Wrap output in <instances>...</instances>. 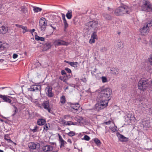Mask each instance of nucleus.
<instances>
[{"label":"nucleus","instance_id":"nucleus-1","mask_svg":"<svg viewBox=\"0 0 152 152\" xmlns=\"http://www.w3.org/2000/svg\"><path fill=\"white\" fill-rule=\"evenodd\" d=\"M132 11L130 7L126 5L118 7L115 10V13L116 15H122L124 14H129Z\"/></svg>","mask_w":152,"mask_h":152},{"label":"nucleus","instance_id":"nucleus-2","mask_svg":"<svg viewBox=\"0 0 152 152\" xmlns=\"http://www.w3.org/2000/svg\"><path fill=\"white\" fill-rule=\"evenodd\" d=\"M148 85V80L144 78L141 79L138 82V87L139 89L144 91L146 90Z\"/></svg>","mask_w":152,"mask_h":152},{"label":"nucleus","instance_id":"nucleus-3","mask_svg":"<svg viewBox=\"0 0 152 152\" xmlns=\"http://www.w3.org/2000/svg\"><path fill=\"white\" fill-rule=\"evenodd\" d=\"M99 24L97 21L93 20L88 22L86 24V26L88 27L87 28L89 30H94L96 31L99 29L98 28Z\"/></svg>","mask_w":152,"mask_h":152},{"label":"nucleus","instance_id":"nucleus-4","mask_svg":"<svg viewBox=\"0 0 152 152\" xmlns=\"http://www.w3.org/2000/svg\"><path fill=\"white\" fill-rule=\"evenodd\" d=\"M108 102V100H101L96 104V108L98 110L103 109L107 106Z\"/></svg>","mask_w":152,"mask_h":152},{"label":"nucleus","instance_id":"nucleus-5","mask_svg":"<svg viewBox=\"0 0 152 152\" xmlns=\"http://www.w3.org/2000/svg\"><path fill=\"white\" fill-rule=\"evenodd\" d=\"M112 92V90L110 88H106L101 91L99 95L102 98L104 97L108 98L110 96Z\"/></svg>","mask_w":152,"mask_h":152},{"label":"nucleus","instance_id":"nucleus-6","mask_svg":"<svg viewBox=\"0 0 152 152\" xmlns=\"http://www.w3.org/2000/svg\"><path fill=\"white\" fill-rule=\"evenodd\" d=\"M47 23L44 18H41L39 20V29L42 31H44L46 28Z\"/></svg>","mask_w":152,"mask_h":152},{"label":"nucleus","instance_id":"nucleus-7","mask_svg":"<svg viewBox=\"0 0 152 152\" xmlns=\"http://www.w3.org/2000/svg\"><path fill=\"white\" fill-rule=\"evenodd\" d=\"M28 146L30 152H37L36 150L39 148L40 145L39 143L36 144L34 142H31L28 143Z\"/></svg>","mask_w":152,"mask_h":152},{"label":"nucleus","instance_id":"nucleus-8","mask_svg":"<svg viewBox=\"0 0 152 152\" xmlns=\"http://www.w3.org/2000/svg\"><path fill=\"white\" fill-rule=\"evenodd\" d=\"M143 10L146 12H150L152 10V5L148 1H146L142 7Z\"/></svg>","mask_w":152,"mask_h":152},{"label":"nucleus","instance_id":"nucleus-9","mask_svg":"<svg viewBox=\"0 0 152 152\" xmlns=\"http://www.w3.org/2000/svg\"><path fill=\"white\" fill-rule=\"evenodd\" d=\"M42 106L44 108L47 110L48 112L50 113H51V109L50 107L49 103L48 100L44 101L42 103Z\"/></svg>","mask_w":152,"mask_h":152},{"label":"nucleus","instance_id":"nucleus-10","mask_svg":"<svg viewBox=\"0 0 152 152\" xmlns=\"http://www.w3.org/2000/svg\"><path fill=\"white\" fill-rule=\"evenodd\" d=\"M54 43H55L56 45L57 46H67L69 45V43L67 42H66L64 41L61 40L60 39H57L54 42Z\"/></svg>","mask_w":152,"mask_h":152},{"label":"nucleus","instance_id":"nucleus-11","mask_svg":"<svg viewBox=\"0 0 152 152\" xmlns=\"http://www.w3.org/2000/svg\"><path fill=\"white\" fill-rule=\"evenodd\" d=\"M8 97H11L7 95H2L0 94V98L2 99L4 101L9 103H10L11 104H12L11 103L12 100L9 98Z\"/></svg>","mask_w":152,"mask_h":152},{"label":"nucleus","instance_id":"nucleus-12","mask_svg":"<svg viewBox=\"0 0 152 152\" xmlns=\"http://www.w3.org/2000/svg\"><path fill=\"white\" fill-rule=\"evenodd\" d=\"M52 87L48 86L45 88V91L46 94L48 97H52L53 96V94L52 92Z\"/></svg>","mask_w":152,"mask_h":152},{"label":"nucleus","instance_id":"nucleus-13","mask_svg":"<svg viewBox=\"0 0 152 152\" xmlns=\"http://www.w3.org/2000/svg\"><path fill=\"white\" fill-rule=\"evenodd\" d=\"M66 105H68L72 108L74 110H78L80 107V105L78 103L76 104H72L71 103H67L66 104Z\"/></svg>","mask_w":152,"mask_h":152},{"label":"nucleus","instance_id":"nucleus-14","mask_svg":"<svg viewBox=\"0 0 152 152\" xmlns=\"http://www.w3.org/2000/svg\"><path fill=\"white\" fill-rule=\"evenodd\" d=\"M149 26L148 25H147L146 26H143L142 28L140 29V31L141 33L143 35H144V34L148 33L149 32Z\"/></svg>","mask_w":152,"mask_h":152},{"label":"nucleus","instance_id":"nucleus-15","mask_svg":"<svg viewBox=\"0 0 152 152\" xmlns=\"http://www.w3.org/2000/svg\"><path fill=\"white\" fill-rule=\"evenodd\" d=\"M43 49L45 50H47L49 49L50 48L51 46L52 45L50 42H45L43 44Z\"/></svg>","mask_w":152,"mask_h":152},{"label":"nucleus","instance_id":"nucleus-16","mask_svg":"<svg viewBox=\"0 0 152 152\" xmlns=\"http://www.w3.org/2000/svg\"><path fill=\"white\" fill-rule=\"evenodd\" d=\"M59 138V141L60 144V148H64V145L67 143L62 138L60 135H58Z\"/></svg>","mask_w":152,"mask_h":152},{"label":"nucleus","instance_id":"nucleus-17","mask_svg":"<svg viewBox=\"0 0 152 152\" xmlns=\"http://www.w3.org/2000/svg\"><path fill=\"white\" fill-rule=\"evenodd\" d=\"M42 149L44 151L47 152L52 151L53 148L51 145H46L42 148Z\"/></svg>","mask_w":152,"mask_h":152},{"label":"nucleus","instance_id":"nucleus-18","mask_svg":"<svg viewBox=\"0 0 152 152\" xmlns=\"http://www.w3.org/2000/svg\"><path fill=\"white\" fill-rule=\"evenodd\" d=\"M61 16L63 21V23L64 24V28L65 29L67 28L68 26V24L67 22L66 19L65 18V15L64 14L61 13Z\"/></svg>","mask_w":152,"mask_h":152},{"label":"nucleus","instance_id":"nucleus-19","mask_svg":"<svg viewBox=\"0 0 152 152\" xmlns=\"http://www.w3.org/2000/svg\"><path fill=\"white\" fill-rule=\"evenodd\" d=\"M8 31V28L4 26L0 27V33L4 34L6 33Z\"/></svg>","mask_w":152,"mask_h":152},{"label":"nucleus","instance_id":"nucleus-20","mask_svg":"<svg viewBox=\"0 0 152 152\" xmlns=\"http://www.w3.org/2000/svg\"><path fill=\"white\" fill-rule=\"evenodd\" d=\"M40 87L39 86L35 85L32 86L31 87L28 88V89L29 91H34L36 90L38 91Z\"/></svg>","mask_w":152,"mask_h":152},{"label":"nucleus","instance_id":"nucleus-21","mask_svg":"<svg viewBox=\"0 0 152 152\" xmlns=\"http://www.w3.org/2000/svg\"><path fill=\"white\" fill-rule=\"evenodd\" d=\"M62 123L64 124L68 125H75L77 124V123L76 122L74 123L72 121H67L65 120L63 121Z\"/></svg>","mask_w":152,"mask_h":152},{"label":"nucleus","instance_id":"nucleus-22","mask_svg":"<svg viewBox=\"0 0 152 152\" xmlns=\"http://www.w3.org/2000/svg\"><path fill=\"white\" fill-rule=\"evenodd\" d=\"M118 137L119 140L122 142L126 141L127 140V138L121 134H119Z\"/></svg>","mask_w":152,"mask_h":152},{"label":"nucleus","instance_id":"nucleus-23","mask_svg":"<svg viewBox=\"0 0 152 152\" xmlns=\"http://www.w3.org/2000/svg\"><path fill=\"white\" fill-rule=\"evenodd\" d=\"M45 122L46 121L45 120L43 119H39L38 120L37 123L38 125L41 126L44 125Z\"/></svg>","mask_w":152,"mask_h":152},{"label":"nucleus","instance_id":"nucleus-24","mask_svg":"<svg viewBox=\"0 0 152 152\" xmlns=\"http://www.w3.org/2000/svg\"><path fill=\"white\" fill-rule=\"evenodd\" d=\"M119 70L116 68H113L111 70V72L113 75H116L118 74Z\"/></svg>","mask_w":152,"mask_h":152},{"label":"nucleus","instance_id":"nucleus-25","mask_svg":"<svg viewBox=\"0 0 152 152\" xmlns=\"http://www.w3.org/2000/svg\"><path fill=\"white\" fill-rule=\"evenodd\" d=\"M66 17L69 19H71L72 17V13L71 10H68L66 14Z\"/></svg>","mask_w":152,"mask_h":152},{"label":"nucleus","instance_id":"nucleus-26","mask_svg":"<svg viewBox=\"0 0 152 152\" xmlns=\"http://www.w3.org/2000/svg\"><path fill=\"white\" fill-rule=\"evenodd\" d=\"M103 15L104 17L107 20H110L111 18V17L107 13H104Z\"/></svg>","mask_w":152,"mask_h":152},{"label":"nucleus","instance_id":"nucleus-27","mask_svg":"<svg viewBox=\"0 0 152 152\" xmlns=\"http://www.w3.org/2000/svg\"><path fill=\"white\" fill-rule=\"evenodd\" d=\"M32 7L33 8V10L35 12H40L42 10V8H39V7H34L33 6H32Z\"/></svg>","mask_w":152,"mask_h":152},{"label":"nucleus","instance_id":"nucleus-28","mask_svg":"<svg viewBox=\"0 0 152 152\" xmlns=\"http://www.w3.org/2000/svg\"><path fill=\"white\" fill-rule=\"evenodd\" d=\"M35 39L37 40H40L42 41H44L45 39L42 37H40L37 35H36L35 37Z\"/></svg>","mask_w":152,"mask_h":152},{"label":"nucleus","instance_id":"nucleus-29","mask_svg":"<svg viewBox=\"0 0 152 152\" xmlns=\"http://www.w3.org/2000/svg\"><path fill=\"white\" fill-rule=\"evenodd\" d=\"M21 11L23 13L26 14L27 13V9L24 7H22L20 8Z\"/></svg>","mask_w":152,"mask_h":152},{"label":"nucleus","instance_id":"nucleus-30","mask_svg":"<svg viewBox=\"0 0 152 152\" xmlns=\"http://www.w3.org/2000/svg\"><path fill=\"white\" fill-rule=\"evenodd\" d=\"M66 100L64 96H62L60 98V102L62 104H64L66 102Z\"/></svg>","mask_w":152,"mask_h":152},{"label":"nucleus","instance_id":"nucleus-31","mask_svg":"<svg viewBox=\"0 0 152 152\" xmlns=\"http://www.w3.org/2000/svg\"><path fill=\"white\" fill-rule=\"evenodd\" d=\"M5 48L4 44L0 41V50H2Z\"/></svg>","mask_w":152,"mask_h":152},{"label":"nucleus","instance_id":"nucleus-32","mask_svg":"<svg viewBox=\"0 0 152 152\" xmlns=\"http://www.w3.org/2000/svg\"><path fill=\"white\" fill-rule=\"evenodd\" d=\"M75 118L77 119V121L79 123H80V122L82 121L83 118L82 117L77 116V117H75Z\"/></svg>","mask_w":152,"mask_h":152},{"label":"nucleus","instance_id":"nucleus-33","mask_svg":"<svg viewBox=\"0 0 152 152\" xmlns=\"http://www.w3.org/2000/svg\"><path fill=\"white\" fill-rule=\"evenodd\" d=\"M95 143L97 145H99L101 144V142L98 138H96L94 139Z\"/></svg>","mask_w":152,"mask_h":152},{"label":"nucleus","instance_id":"nucleus-34","mask_svg":"<svg viewBox=\"0 0 152 152\" xmlns=\"http://www.w3.org/2000/svg\"><path fill=\"white\" fill-rule=\"evenodd\" d=\"M78 63L77 62H71L70 63V65L72 66H73L75 67H77V65L78 64Z\"/></svg>","mask_w":152,"mask_h":152},{"label":"nucleus","instance_id":"nucleus-35","mask_svg":"<svg viewBox=\"0 0 152 152\" xmlns=\"http://www.w3.org/2000/svg\"><path fill=\"white\" fill-rule=\"evenodd\" d=\"M97 37V36L96 35V31H95L92 34L91 37V38L95 39H96Z\"/></svg>","mask_w":152,"mask_h":152},{"label":"nucleus","instance_id":"nucleus-36","mask_svg":"<svg viewBox=\"0 0 152 152\" xmlns=\"http://www.w3.org/2000/svg\"><path fill=\"white\" fill-rule=\"evenodd\" d=\"M50 124H46L44 126V129L46 130V131L48 129V127H50Z\"/></svg>","mask_w":152,"mask_h":152},{"label":"nucleus","instance_id":"nucleus-37","mask_svg":"<svg viewBox=\"0 0 152 152\" xmlns=\"http://www.w3.org/2000/svg\"><path fill=\"white\" fill-rule=\"evenodd\" d=\"M127 117L128 118H129V119L130 120L134 117L133 115L132 114H130L129 113L128 114Z\"/></svg>","mask_w":152,"mask_h":152},{"label":"nucleus","instance_id":"nucleus-38","mask_svg":"<svg viewBox=\"0 0 152 152\" xmlns=\"http://www.w3.org/2000/svg\"><path fill=\"white\" fill-rule=\"evenodd\" d=\"M38 127L37 126H35L34 127V128L31 130L32 132H37V129H38Z\"/></svg>","mask_w":152,"mask_h":152},{"label":"nucleus","instance_id":"nucleus-39","mask_svg":"<svg viewBox=\"0 0 152 152\" xmlns=\"http://www.w3.org/2000/svg\"><path fill=\"white\" fill-rule=\"evenodd\" d=\"M67 135L70 137H72L75 135V133L73 131H70L67 133Z\"/></svg>","mask_w":152,"mask_h":152},{"label":"nucleus","instance_id":"nucleus-40","mask_svg":"<svg viewBox=\"0 0 152 152\" xmlns=\"http://www.w3.org/2000/svg\"><path fill=\"white\" fill-rule=\"evenodd\" d=\"M100 50L102 52H104L107 50V48L105 47H103L101 48Z\"/></svg>","mask_w":152,"mask_h":152},{"label":"nucleus","instance_id":"nucleus-41","mask_svg":"<svg viewBox=\"0 0 152 152\" xmlns=\"http://www.w3.org/2000/svg\"><path fill=\"white\" fill-rule=\"evenodd\" d=\"M102 83H105L107 81V78L104 76H103L102 77Z\"/></svg>","mask_w":152,"mask_h":152},{"label":"nucleus","instance_id":"nucleus-42","mask_svg":"<svg viewBox=\"0 0 152 152\" xmlns=\"http://www.w3.org/2000/svg\"><path fill=\"white\" fill-rule=\"evenodd\" d=\"M22 29L23 30V33L24 34L27 31H28L27 29V28L26 26H24L22 28Z\"/></svg>","mask_w":152,"mask_h":152},{"label":"nucleus","instance_id":"nucleus-43","mask_svg":"<svg viewBox=\"0 0 152 152\" xmlns=\"http://www.w3.org/2000/svg\"><path fill=\"white\" fill-rule=\"evenodd\" d=\"M83 139L89 141L90 139V138L88 136L86 135L84 136Z\"/></svg>","mask_w":152,"mask_h":152},{"label":"nucleus","instance_id":"nucleus-44","mask_svg":"<svg viewBox=\"0 0 152 152\" xmlns=\"http://www.w3.org/2000/svg\"><path fill=\"white\" fill-rule=\"evenodd\" d=\"M56 25L55 24H50V26L52 28H53V29L54 30H55L56 29Z\"/></svg>","mask_w":152,"mask_h":152},{"label":"nucleus","instance_id":"nucleus-45","mask_svg":"<svg viewBox=\"0 0 152 152\" xmlns=\"http://www.w3.org/2000/svg\"><path fill=\"white\" fill-rule=\"evenodd\" d=\"M95 42V39L91 38V39H90L89 40V43L91 44L92 43H94Z\"/></svg>","mask_w":152,"mask_h":152},{"label":"nucleus","instance_id":"nucleus-46","mask_svg":"<svg viewBox=\"0 0 152 152\" xmlns=\"http://www.w3.org/2000/svg\"><path fill=\"white\" fill-rule=\"evenodd\" d=\"M117 45L118 46V48H123V44H122V45L121 43L119 42L118 43Z\"/></svg>","mask_w":152,"mask_h":152},{"label":"nucleus","instance_id":"nucleus-47","mask_svg":"<svg viewBox=\"0 0 152 152\" xmlns=\"http://www.w3.org/2000/svg\"><path fill=\"white\" fill-rule=\"evenodd\" d=\"M65 70L67 72L69 73H71V69L67 67L65 68Z\"/></svg>","mask_w":152,"mask_h":152},{"label":"nucleus","instance_id":"nucleus-48","mask_svg":"<svg viewBox=\"0 0 152 152\" xmlns=\"http://www.w3.org/2000/svg\"><path fill=\"white\" fill-rule=\"evenodd\" d=\"M149 61L150 62L151 64L152 65V55L149 58Z\"/></svg>","mask_w":152,"mask_h":152},{"label":"nucleus","instance_id":"nucleus-49","mask_svg":"<svg viewBox=\"0 0 152 152\" xmlns=\"http://www.w3.org/2000/svg\"><path fill=\"white\" fill-rule=\"evenodd\" d=\"M111 130L113 132H115V131L117 130V127L116 126H115V127L114 126L113 127V128H112L111 129Z\"/></svg>","mask_w":152,"mask_h":152},{"label":"nucleus","instance_id":"nucleus-50","mask_svg":"<svg viewBox=\"0 0 152 152\" xmlns=\"http://www.w3.org/2000/svg\"><path fill=\"white\" fill-rule=\"evenodd\" d=\"M61 74L63 75H66V73L64 70H62L61 72Z\"/></svg>","mask_w":152,"mask_h":152},{"label":"nucleus","instance_id":"nucleus-51","mask_svg":"<svg viewBox=\"0 0 152 152\" xmlns=\"http://www.w3.org/2000/svg\"><path fill=\"white\" fill-rule=\"evenodd\" d=\"M18 57V55L16 54H14L13 55L12 57L14 59L17 58Z\"/></svg>","mask_w":152,"mask_h":152},{"label":"nucleus","instance_id":"nucleus-52","mask_svg":"<svg viewBox=\"0 0 152 152\" xmlns=\"http://www.w3.org/2000/svg\"><path fill=\"white\" fill-rule=\"evenodd\" d=\"M16 26L17 27H19V28H23V26H22V25H18V24H16Z\"/></svg>","mask_w":152,"mask_h":152},{"label":"nucleus","instance_id":"nucleus-53","mask_svg":"<svg viewBox=\"0 0 152 152\" xmlns=\"http://www.w3.org/2000/svg\"><path fill=\"white\" fill-rule=\"evenodd\" d=\"M9 5L8 4H6V5H4V8H6V9H7L9 7Z\"/></svg>","mask_w":152,"mask_h":152},{"label":"nucleus","instance_id":"nucleus-54","mask_svg":"<svg viewBox=\"0 0 152 152\" xmlns=\"http://www.w3.org/2000/svg\"><path fill=\"white\" fill-rule=\"evenodd\" d=\"M18 111H16L15 110L14 111V113H13L12 114V116H14L16 114V113L18 112Z\"/></svg>","mask_w":152,"mask_h":152},{"label":"nucleus","instance_id":"nucleus-55","mask_svg":"<svg viewBox=\"0 0 152 152\" xmlns=\"http://www.w3.org/2000/svg\"><path fill=\"white\" fill-rule=\"evenodd\" d=\"M110 123H111V121H107V122H104V123L106 125H108V124H110Z\"/></svg>","mask_w":152,"mask_h":152},{"label":"nucleus","instance_id":"nucleus-56","mask_svg":"<svg viewBox=\"0 0 152 152\" xmlns=\"http://www.w3.org/2000/svg\"><path fill=\"white\" fill-rule=\"evenodd\" d=\"M12 106L14 107L15 110L16 111H18V109L17 108L15 105L12 104Z\"/></svg>","mask_w":152,"mask_h":152},{"label":"nucleus","instance_id":"nucleus-57","mask_svg":"<svg viewBox=\"0 0 152 152\" xmlns=\"http://www.w3.org/2000/svg\"><path fill=\"white\" fill-rule=\"evenodd\" d=\"M35 31V29H33L32 30H30V31H29L31 33H32L33 32H34Z\"/></svg>","mask_w":152,"mask_h":152},{"label":"nucleus","instance_id":"nucleus-58","mask_svg":"<svg viewBox=\"0 0 152 152\" xmlns=\"http://www.w3.org/2000/svg\"><path fill=\"white\" fill-rule=\"evenodd\" d=\"M152 24V23L151 22H150L149 23H148L147 25H149V27H150L151 25Z\"/></svg>","mask_w":152,"mask_h":152},{"label":"nucleus","instance_id":"nucleus-59","mask_svg":"<svg viewBox=\"0 0 152 152\" xmlns=\"http://www.w3.org/2000/svg\"><path fill=\"white\" fill-rule=\"evenodd\" d=\"M67 141L71 144L72 143V142L70 139H68V140Z\"/></svg>","mask_w":152,"mask_h":152},{"label":"nucleus","instance_id":"nucleus-60","mask_svg":"<svg viewBox=\"0 0 152 152\" xmlns=\"http://www.w3.org/2000/svg\"><path fill=\"white\" fill-rule=\"evenodd\" d=\"M64 62H66V63H67L68 64H70V62H70V61H67L66 60H65L64 61Z\"/></svg>","mask_w":152,"mask_h":152},{"label":"nucleus","instance_id":"nucleus-61","mask_svg":"<svg viewBox=\"0 0 152 152\" xmlns=\"http://www.w3.org/2000/svg\"><path fill=\"white\" fill-rule=\"evenodd\" d=\"M8 142H12V141L10 139H8Z\"/></svg>","mask_w":152,"mask_h":152},{"label":"nucleus","instance_id":"nucleus-62","mask_svg":"<svg viewBox=\"0 0 152 152\" xmlns=\"http://www.w3.org/2000/svg\"><path fill=\"white\" fill-rule=\"evenodd\" d=\"M2 7H4L3 6V5L0 4V9Z\"/></svg>","mask_w":152,"mask_h":152},{"label":"nucleus","instance_id":"nucleus-63","mask_svg":"<svg viewBox=\"0 0 152 152\" xmlns=\"http://www.w3.org/2000/svg\"><path fill=\"white\" fill-rule=\"evenodd\" d=\"M7 87H1L0 88V89H3L4 88H7Z\"/></svg>","mask_w":152,"mask_h":152},{"label":"nucleus","instance_id":"nucleus-64","mask_svg":"<svg viewBox=\"0 0 152 152\" xmlns=\"http://www.w3.org/2000/svg\"><path fill=\"white\" fill-rule=\"evenodd\" d=\"M0 152H4V151L3 150L0 149Z\"/></svg>","mask_w":152,"mask_h":152}]
</instances>
